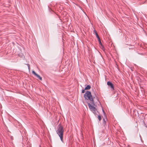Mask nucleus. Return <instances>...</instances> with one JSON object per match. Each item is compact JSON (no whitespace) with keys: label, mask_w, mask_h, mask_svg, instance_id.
<instances>
[{"label":"nucleus","mask_w":147,"mask_h":147,"mask_svg":"<svg viewBox=\"0 0 147 147\" xmlns=\"http://www.w3.org/2000/svg\"><path fill=\"white\" fill-rule=\"evenodd\" d=\"M100 48L103 50H104V48L103 47V46L102 45H101V47H100Z\"/></svg>","instance_id":"nucleus-9"},{"label":"nucleus","mask_w":147,"mask_h":147,"mask_svg":"<svg viewBox=\"0 0 147 147\" xmlns=\"http://www.w3.org/2000/svg\"><path fill=\"white\" fill-rule=\"evenodd\" d=\"M107 85L111 88V90L113 91L114 90V86L112 83L111 82L109 81L107 82Z\"/></svg>","instance_id":"nucleus-4"},{"label":"nucleus","mask_w":147,"mask_h":147,"mask_svg":"<svg viewBox=\"0 0 147 147\" xmlns=\"http://www.w3.org/2000/svg\"><path fill=\"white\" fill-rule=\"evenodd\" d=\"M103 112L104 113V114H105V112H104V111L103 110Z\"/></svg>","instance_id":"nucleus-16"},{"label":"nucleus","mask_w":147,"mask_h":147,"mask_svg":"<svg viewBox=\"0 0 147 147\" xmlns=\"http://www.w3.org/2000/svg\"><path fill=\"white\" fill-rule=\"evenodd\" d=\"M85 89L84 90H82V93H84L85 92Z\"/></svg>","instance_id":"nucleus-11"},{"label":"nucleus","mask_w":147,"mask_h":147,"mask_svg":"<svg viewBox=\"0 0 147 147\" xmlns=\"http://www.w3.org/2000/svg\"><path fill=\"white\" fill-rule=\"evenodd\" d=\"M27 65H28V69H29V70H30V67L29 65V64H28Z\"/></svg>","instance_id":"nucleus-12"},{"label":"nucleus","mask_w":147,"mask_h":147,"mask_svg":"<svg viewBox=\"0 0 147 147\" xmlns=\"http://www.w3.org/2000/svg\"><path fill=\"white\" fill-rule=\"evenodd\" d=\"M57 134L60 137L61 141L63 140V135L64 130L63 127L61 125H59L56 131Z\"/></svg>","instance_id":"nucleus-1"},{"label":"nucleus","mask_w":147,"mask_h":147,"mask_svg":"<svg viewBox=\"0 0 147 147\" xmlns=\"http://www.w3.org/2000/svg\"><path fill=\"white\" fill-rule=\"evenodd\" d=\"M91 102V103H88V106L90 110L94 113V112L96 111V110L95 107H94L95 105L94 103V101Z\"/></svg>","instance_id":"nucleus-3"},{"label":"nucleus","mask_w":147,"mask_h":147,"mask_svg":"<svg viewBox=\"0 0 147 147\" xmlns=\"http://www.w3.org/2000/svg\"><path fill=\"white\" fill-rule=\"evenodd\" d=\"M27 65H28V69H29V70H30V67L29 65V64H28Z\"/></svg>","instance_id":"nucleus-13"},{"label":"nucleus","mask_w":147,"mask_h":147,"mask_svg":"<svg viewBox=\"0 0 147 147\" xmlns=\"http://www.w3.org/2000/svg\"><path fill=\"white\" fill-rule=\"evenodd\" d=\"M94 33H95V34H96V33H97L96 32V31L95 30H94Z\"/></svg>","instance_id":"nucleus-14"},{"label":"nucleus","mask_w":147,"mask_h":147,"mask_svg":"<svg viewBox=\"0 0 147 147\" xmlns=\"http://www.w3.org/2000/svg\"><path fill=\"white\" fill-rule=\"evenodd\" d=\"M96 37L98 39V40H100V38L97 34V33H96Z\"/></svg>","instance_id":"nucleus-7"},{"label":"nucleus","mask_w":147,"mask_h":147,"mask_svg":"<svg viewBox=\"0 0 147 147\" xmlns=\"http://www.w3.org/2000/svg\"><path fill=\"white\" fill-rule=\"evenodd\" d=\"M32 73L34 74L35 76L39 79L40 80H42V78L39 75L37 74L34 71H32Z\"/></svg>","instance_id":"nucleus-5"},{"label":"nucleus","mask_w":147,"mask_h":147,"mask_svg":"<svg viewBox=\"0 0 147 147\" xmlns=\"http://www.w3.org/2000/svg\"><path fill=\"white\" fill-rule=\"evenodd\" d=\"M94 33H95V34H96V33H97L96 32V31L95 30H94Z\"/></svg>","instance_id":"nucleus-15"},{"label":"nucleus","mask_w":147,"mask_h":147,"mask_svg":"<svg viewBox=\"0 0 147 147\" xmlns=\"http://www.w3.org/2000/svg\"><path fill=\"white\" fill-rule=\"evenodd\" d=\"M84 97L86 99L89 100L91 101H94L91 92L90 91H87L84 94Z\"/></svg>","instance_id":"nucleus-2"},{"label":"nucleus","mask_w":147,"mask_h":147,"mask_svg":"<svg viewBox=\"0 0 147 147\" xmlns=\"http://www.w3.org/2000/svg\"><path fill=\"white\" fill-rule=\"evenodd\" d=\"M98 118L99 121H100L101 120V116L100 115H98Z\"/></svg>","instance_id":"nucleus-8"},{"label":"nucleus","mask_w":147,"mask_h":147,"mask_svg":"<svg viewBox=\"0 0 147 147\" xmlns=\"http://www.w3.org/2000/svg\"><path fill=\"white\" fill-rule=\"evenodd\" d=\"M90 88V86L88 85L85 88V90H89Z\"/></svg>","instance_id":"nucleus-6"},{"label":"nucleus","mask_w":147,"mask_h":147,"mask_svg":"<svg viewBox=\"0 0 147 147\" xmlns=\"http://www.w3.org/2000/svg\"><path fill=\"white\" fill-rule=\"evenodd\" d=\"M98 40V41L99 42V44L100 45H102V44L101 43L100 39V40Z\"/></svg>","instance_id":"nucleus-10"}]
</instances>
